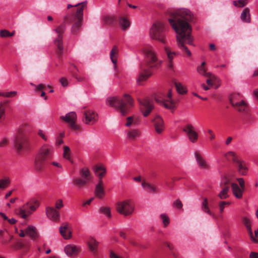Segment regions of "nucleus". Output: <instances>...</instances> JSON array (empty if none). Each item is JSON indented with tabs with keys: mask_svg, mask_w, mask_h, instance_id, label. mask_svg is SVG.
Listing matches in <instances>:
<instances>
[{
	"mask_svg": "<svg viewBox=\"0 0 258 258\" xmlns=\"http://www.w3.org/2000/svg\"><path fill=\"white\" fill-rule=\"evenodd\" d=\"M39 206V201L35 199H31L22 207L15 210V214L23 219L27 218Z\"/></svg>",
	"mask_w": 258,
	"mask_h": 258,
	"instance_id": "0eeeda50",
	"label": "nucleus"
},
{
	"mask_svg": "<svg viewBox=\"0 0 258 258\" xmlns=\"http://www.w3.org/2000/svg\"><path fill=\"white\" fill-rule=\"evenodd\" d=\"M208 133L209 135V139L210 140H213L214 139H215V135L212 130L210 129L208 130Z\"/></svg>",
	"mask_w": 258,
	"mask_h": 258,
	"instance_id": "338daca9",
	"label": "nucleus"
},
{
	"mask_svg": "<svg viewBox=\"0 0 258 258\" xmlns=\"http://www.w3.org/2000/svg\"><path fill=\"white\" fill-rule=\"evenodd\" d=\"M72 74L73 77L76 78L78 81L82 82L84 80V78L82 76H78L77 73L74 70H71Z\"/></svg>",
	"mask_w": 258,
	"mask_h": 258,
	"instance_id": "6e6d98bb",
	"label": "nucleus"
},
{
	"mask_svg": "<svg viewBox=\"0 0 258 258\" xmlns=\"http://www.w3.org/2000/svg\"><path fill=\"white\" fill-rule=\"evenodd\" d=\"M12 247L15 249H19L22 248H28V246L27 244L24 243L23 242L18 241L14 245H12Z\"/></svg>",
	"mask_w": 258,
	"mask_h": 258,
	"instance_id": "8fccbe9b",
	"label": "nucleus"
},
{
	"mask_svg": "<svg viewBox=\"0 0 258 258\" xmlns=\"http://www.w3.org/2000/svg\"><path fill=\"white\" fill-rule=\"evenodd\" d=\"M116 209L119 214L127 216L133 213L134 205L131 201L125 200L117 203Z\"/></svg>",
	"mask_w": 258,
	"mask_h": 258,
	"instance_id": "9b49d317",
	"label": "nucleus"
},
{
	"mask_svg": "<svg viewBox=\"0 0 258 258\" xmlns=\"http://www.w3.org/2000/svg\"><path fill=\"white\" fill-rule=\"evenodd\" d=\"M243 223L244 226L246 227L248 235H249L251 240L254 239L253 235L252 233V231L251 228L250 222L249 220L246 218L244 217L243 219Z\"/></svg>",
	"mask_w": 258,
	"mask_h": 258,
	"instance_id": "f704fd0d",
	"label": "nucleus"
},
{
	"mask_svg": "<svg viewBox=\"0 0 258 258\" xmlns=\"http://www.w3.org/2000/svg\"><path fill=\"white\" fill-rule=\"evenodd\" d=\"M89 249L96 255L97 253V248L99 242L94 238H91L88 243Z\"/></svg>",
	"mask_w": 258,
	"mask_h": 258,
	"instance_id": "473e14b6",
	"label": "nucleus"
},
{
	"mask_svg": "<svg viewBox=\"0 0 258 258\" xmlns=\"http://www.w3.org/2000/svg\"><path fill=\"white\" fill-rule=\"evenodd\" d=\"M126 139L128 141L137 140L141 136V132L138 128H131L126 131Z\"/></svg>",
	"mask_w": 258,
	"mask_h": 258,
	"instance_id": "4be33fe9",
	"label": "nucleus"
},
{
	"mask_svg": "<svg viewBox=\"0 0 258 258\" xmlns=\"http://www.w3.org/2000/svg\"><path fill=\"white\" fill-rule=\"evenodd\" d=\"M66 27L64 24H62L58 26L54 31L57 34V36L54 40V43L56 47V53L59 59H60L64 50L63 45V34L65 31Z\"/></svg>",
	"mask_w": 258,
	"mask_h": 258,
	"instance_id": "9d476101",
	"label": "nucleus"
},
{
	"mask_svg": "<svg viewBox=\"0 0 258 258\" xmlns=\"http://www.w3.org/2000/svg\"><path fill=\"white\" fill-rule=\"evenodd\" d=\"M64 204L63 200L61 199H56L54 203V207L55 209H57L58 211L60 210L61 208H63Z\"/></svg>",
	"mask_w": 258,
	"mask_h": 258,
	"instance_id": "3c124183",
	"label": "nucleus"
},
{
	"mask_svg": "<svg viewBox=\"0 0 258 258\" xmlns=\"http://www.w3.org/2000/svg\"><path fill=\"white\" fill-rule=\"evenodd\" d=\"M80 174L83 179H86L88 182L91 180L92 177L89 170L87 168H83L80 171Z\"/></svg>",
	"mask_w": 258,
	"mask_h": 258,
	"instance_id": "c9c22d12",
	"label": "nucleus"
},
{
	"mask_svg": "<svg viewBox=\"0 0 258 258\" xmlns=\"http://www.w3.org/2000/svg\"><path fill=\"white\" fill-rule=\"evenodd\" d=\"M151 121L153 123L154 127L157 133L160 134L164 131L165 128L164 122L160 116L158 115H155L151 120Z\"/></svg>",
	"mask_w": 258,
	"mask_h": 258,
	"instance_id": "a211bd4d",
	"label": "nucleus"
},
{
	"mask_svg": "<svg viewBox=\"0 0 258 258\" xmlns=\"http://www.w3.org/2000/svg\"><path fill=\"white\" fill-rule=\"evenodd\" d=\"M218 197L221 200H224L228 198L229 197V194L221 190L218 194Z\"/></svg>",
	"mask_w": 258,
	"mask_h": 258,
	"instance_id": "4d7b16f0",
	"label": "nucleus"
},
{
	"mask_svg": "<svg viewBox=\"0 0 258 258\" xmlns=\"http://www.w3.org/2000/svg\"><path fill=\"white\" fill-rule=\"evenodd\" d=\"M249 258H258V252H251L249 254Z\"/></svg>",
	"mask_w": 258,
	"mask_h": 258,
	"instance_id": "774afa93",
	"label": "nucleus"
},
{
	"mask_svg": "<svg viewBox=\"0 0 258 258\" xmlns=\"http://www.w3.org/2000/svg\"><path fill=\"white\" fill-rule=\"evenodd\" d=\"M38 135L44 141H47V137L45 134V133L41 130H39L38 131Z\"/></svg>",
	"mask_w": 258,
	"mask_h": 258,
	"instance_id": "13d9d810",
	"label": "nucleus"
},
{
	"mask_svg": "<svg viewBox=\"0 0 258 258\" xmlns=\"http://www.w3.org/2000/svg\"><path fill=\"white\" fill-rule=\"evenodd\" d=\"M103 20L107 25H113L116 22V18L113 16H106L103 18Z\"/></svg>",
	"mask_w": 258,
	"mask_h": 258,
	"instance_id": "37998d69",
	"label": "nucleus"
},
{
	"mask_svg": "<svg viewBox=\"0 0 258 258\" xmlns=\"http://www.w3.org/2000/svg\"><path fill=\"white\" fill-rule=\"evenodd\" d=\"M225 157L228 161H232L240 175H245L247 172V168L245 163L238 159L235 153L229 151L225 154Z\"/></svg>",
	"mask_w": 258,
	"mask_h": 258,
	"instance_id": "1a4fd4ad",
	"label": "nucleus"
},
{
	"mask_svg": "<svg viewBox=\"0 0 258 258\" xmlns=\"http://www.w3.org/2000/svg\"><path fill=\"white\" fill-rule=\"evenodd\" d=\"M201 209L204 212L207 213L213 218H215V214L213 213L209 208V203L207 198H203Z\"/></svg>",
	"mask_w": 258,
	"mask_h": 258,
	"instance_id": "2f4dec72",
	"label": "nucleus"
},
{
	"mask_svg": "<svg viewBox=\"0 0 258 258\" xmlns=\"http://www.w3.org/2000/svg\"><path fill=\"white\" fill-rule=\"evenodd\" d=\"M84 121L87 124H94L97 119V114L93 110H87L83 113Z\"/></svg>",
	"mask_w": 258,
	"mask_h": 258,
	"instance_id": "412c9836",
	"label": "nucleus"
},
{
	"mask_svg": "<svg viewBox=\"0 0 258 258\" xmlns=\"http://www.w3.org/2000/svg\"><path fill=\"white\" fill-rule=\"evenodd\" d=\"M17 94V93L16 91H11L9 92L0 93V96L5 97H11L16 96Z\"/></svg>",
	"mask_w": 258,
	"mask_h": 258,
	"instance_id": "5fc2aeb1",
	"label": "nucleus"
},
{
	"mask_svg": "<svg viewBox=\"0 0 258 258\" xmlns=\"http://www.w3.org/2000/svg\"><path fill=\"white\" fill-rule=\"evenodd\" d=\"M156 101L167 109L174 110L175 108V102L172 98L171 90H169L166 95H164L161 99H157Z\"/></svg>",
	"mask_w": 258,
	"mask_h": 258,
	"instance_id": "ddd939ff",
	"label": "nucleus"
},
{
	"mask_svg": "<svg viewBox=\"0 0 258 258\" xmlns=\"http://www.w3.org/2000/svg\"><path fill=\"white\" fill-rule=\"evenodd\" d=\"M10 184V180L8 178H4L0 179V188L5 189Z\"/></svg>",
	"mask_w": 258,
	"mask_h": 258,
	"instance_id": "a18cd8bd",
	"label": "nucleus"
},
{
	"mask_svg": "<svg viewBox=\"0 0 258 258\" xmlns=\"http://www.w3.org/2000/svg\"><path fill=\"white\" fill-rule=\"evenodd\" d=\"M173 205L178 209H181L183 206L181 202L178 199L174 202Z\"/></svg>",
	"mask_w": 258,
	"mask_h": 258,
	"instance_id": "bf43d9fd",
	"label": "nucleus"
},
{
	"mask_svg": "<svg viewBox=\"0 0 258 258\" xmlns=\"http://www.w3.org/2000/svg\"><path fill=\"white\" fill-rule=\"evenodd\" d=\"M137 119L135 118L133 116H130L127 117L126 122L125 123V125L126 126H131V125H135L137 124Z\"/></svg>",
	"mask_w": 258,
	"mask_h": 258,
	"instance_id": "de8ad7c7",
	"label": "nucleus"
},
{
	"mask_svg": "<svg viewBox=\"0 0 258 258\" xmlns=\"http://www.w3.org/2000/svg\"><path fill=\"white\" fill-rule=\"evenodd\" d=\"M206 62L204 61L202 63L200 66L197 68L198 72L201 75L206 77V76L210 75V72H207V69L205 67Z\"/></svg>",
	"mask_w": 258,
	"mask_h": 258,
	"instance_id": "58836bf2",
	"label": "nucleus"
},
{
	"mask_svg": "<svg viewBox=\"0 0 258 258\" xmlns=\"http://www.w3.org/2000/svg\"><path fill=\"white\" fill-rule=\"evenodd\" d=\"M46 215L48 218L54 222H59L60 220V213L59 211L54 207L49 206L46 208Z\"/></svg>",
	"mask_w": 258,
	"mask_h": 258,
	"instance_id": "6ab92c4d",
	"label": "nucleus"
},
{
	"mask_svg": "<svg viewBox=\"0 0 258 258\" xmlns=\"http://www.w3.org/2000/svg\"><path fill=\"white\" fill-rule=\"evenodd\" d=\"M77 115L75 112H70L66 114L65 116H61V120L68 123L69 126L74 131H79L81 127L76 124Z\"/></svg>",
	"mask_w": 258,
	"mask_h": 258,
	"instance_id": "4468645a",
	"label": "nucleus"
},
{
	"mask_svg": "<svg viewBox=\"0 0 258 258\" xmlns=\"http://www.w3.org/2000/svg\"><path fill=\"white\" fill-rule=\"evenodd\" d=\"M188 140L192 143H195L198 141L199 134L195 130V127L190 123L185 125L182 129Z\"/></svg>",
	"mask_w": 258,
	"mask_h": 258,
	"instance_id": "dca6fc26",
	"label": "nucleus"
},
{
	"mask_svg": "<svg viewBox=\"0 0 258 258\" xmlns=\"http://www.w3.org/2000/svg\"><path fill=\"white\" fill-rule=\"evenodd\" d=\"M14 147L19 155H24L30 150V143L29 138L23 133L22 128L18 131L14 140Z\"/></svg>",
	"mask_w": 258,
	"mask_h": 258,
	"instance_id": "423d86ee",
	"label": "nucleus"
},
{
	"mask_svg": "<svg viewBox=\"0 0 258 258\" xmlns=\"http://www.w3.org/2000/svg\"><path fill=\"white\" fill-rule=\"evenodd\" d=\"M75 7L73 10V13L70 16H66L64 19L66 22L72 24L71 29L72 33L74 35L77 34L81 27L83 19V11L87 8V2H83L75 5L69 4L68 9Z\"/></svg>",
	"mask_w": 258,
	"mask_h": 258,
	"instance_id": "7ed1b4c3",
	"label": "nucleus"
},
{
	"mask_svg": "<svg viewBox=\"0 0 258 258\" xmlns=\"http://www.w3.org/2000/svg\"><path fill=\"white\" fill-rule=\"evenodd\" d=\"M231 186L234 196L238 199H241L244 189L240 187L238 184L235 183H231Z\"/></svg>",
	"mask_w": 258,
	"mask_h": 258,
	"instance_id": "c85d7f7f",
	"label": "nucleus"
},
{
	"mask_svg": "<svg viewBox=\"0 0 258 258\" xmlns=\"http://www.w3.org/2000/svg\"><path fill=\"white\" fill-rule=\"evenodd\" d=\"M168 15V22L176 33V41L178 47L188 56H190L191 53L185 44L194 46L190 25V23L194 21V15L190 10L185 8L170 11Z\"/></svg>",
	"mask_w": 258,
	"mask_h": 258,
	"instance_id": "f257e3e1",
	"label": "nucleus"
},
{
	"mask_svg": "<svg viewBox=\"0 0 258 258\" xmlns=\"http://www.w3.org/2000/svg\"><path fill=\"white\" fill-rule=\"evenodd\" d=\"M230 204V202H225V201H221L219 203V207L220 210V213L222 214L224 212V209L226 206L229 205Z\"/></svg>",
	"mask_w": 258,
	"mask_h": 258,
	"instance_id": "864d4df0",
	"label": "nucleus"
},
{
	"mask_svg": "<svg viewBox=\"0 0 258 258\" xmlns=\"http://www.w3.org/2000/svg\"><path fill=\"white\" fill-rule=\"evenodd\" d=\"M26 235L29 236L33 240H36L39 236L36 228L32 225H28L25 228H20L19 236L24 237Z\"/></svg>",
	"mask_w": 258,
	"mask_h": 258,
	"instance_id": "2eb2a0df",
	"label": "nucleus"
},
{
	"mask_svg": "<svg viewBox=\"0 0 258 258\" xmlns=\"http://www.w3.org/2000/svg\"><path fill=\"white\" fill-rule=\"evenodd\" d=\"M238 94H234L230 98V104L238 112L244 113H247L249 110L248 104L243 100L238 101L237 98Z\"/></svg>",
	"mask_w": 258,
	"mask_h": 258,
	"instance_id": "f8f14e48",
	"label": "nucleus"
},
{
	"mask_svg": "<svg viewBox=\"0 0 258 258\" xmlns=\"http://www.w3.org/2000/svg\"><path fill=\"white\" fill-rule=\"evenodd\" d=\"M195 155L196 161L201 168L205 169H209V165L207 164L206 161L203 158L201 154L199 151L195 152Z\"/></svg>",
	"mask_w": 258,
	"mask_h": 258,
	"instance_id": "c756f323",
	"label": "nucleus"
},
{
	"mask_svg": "<svg viewBox=\"0 0 258 258\" xmlns=\"http://www.w3.org/2000/svg\"><path fill=\"white\" fill-rule=\"evenodd\" d=\"M109 256H110V258H124L123 256L115 253L112 250L110 251Z\"/></svg>",
	"mask_w": 258,
	"mask_h": 258,
	"instance_id": "680f3d73",
	"label": "nucleus"
},
{
	"mask_svg": "<svg viewBox=\"0 0 258 258\" xmlns=\"http://www.w3.org/2000/svg\"><path fill=\"white\" fill-rule=\"evenodd\" d=\"M118 48L115 45L113 47L112 49H111L110 55V58L111 59V61L113 62V63L114 64V69H115V71L116 72V73L115 74V76L116 77H118L117 70V68H117V65H116L117 57L118 56Z\"/></svg>",
	"mask_w": 258,
	"mask_h": 258,
	"instance_id": "b1692460",
	"label": "nucleus"
},
{
	"mask_svg": "<svg viewBox=\"0 0 258 258\" xmlns=\"http://www.w3.org/2000/svg\"><path fill=\"white\" fill-rule=\"evenodd\" d=\"M175 86L177 91L181 94H185L187 92L185 88L180 83H175Z\"/></svg>",
	"mask_w": 258,
	"mask_h": 258,
	"instance_id": "c03bdc74",
	"label": "nucleus"
},
{
	"mask_svg": "<svg viewBox=\"0 0 258 258\" xmlns=\"http://www.w3.org/2000/svg\"><path fill=\"white\" fill-rule=\"evenodd\" d=\"M59 232L64 239H68L72 237V230L67 223H64L59 227Z\"/></svg>",
	"mask_w": 258,
	"mask_h": 258,
	"instance_id": "5701e85b",
	"label": "nucleus"
},
{
	"mask_svg": "<svg viewBox=\"0 0 258 258\" xmlns=\"http://www.w3.org/2000/svg\"><path fill=\"white\" fill-rule=\"evenodd\" d=\"M66 253L70 256L76 255L80 251V248L74 245L69 244L64 248Z\"/></svg>",
	"mask_w": 258,
	"mask_h": 258,
	"instance_id": "393cba45",
	"label": "nucleus"
},
{
	"mask_svg": "<svg viewBox=\"0 0 258 258\" xmlns=\"http://www.w3.org/2000/svg\"><path fill=\"white\" fill-rule=\"evenodd\" d=\"M95 195L96 197L99 199H102L105 195V191L103 188V182L102 180H99L95 189Z\"/></svg>",
	"mask_w": 258,
	"mask_h": 258,
	"instance_id": "a878e982",
	"label": "nucleus"
},
{
	"mask_svg": "<svg viewBox=\"0 0 258 258\" xmlns=\"http://www.w3.org/2000/svg\"><path fill=\"white\" fill-rule=\"evenodd\" d=\"M108 104L119 111L121 114L125 115L133 105V99L128 94H124L123 98L110 97L107 99Z\"/></svg>",
	"mask_w": 258,
	"mask_h": 258,
	"instance_id": "39448f33",
	"label": "nucleus"
},
{
	"mask_svg": "<svg viewBox=\"0 0 258 258\" xmlns=\"http://www.w3.org/2000/svg\"><path fill=\"white\" fill-rule=\"evenodd\" d=\"M233 5L237 7L242 8L247 5L248 0H238L233 2Z\"/></svg>",
	"mask_w": 258,
	"mask_h": 258,
	"instance_id": "09e8293b",
	"label": "nucleus"
},
{
	"mask_svg": "<svg viewBox=\"0 0 258 258\" xmlns=\"http://www.w3.org/2000/svg\"><path fill=\"white\" fill-rule=\"evenodd\" d=\"M237 180L239 184L240 187L244 189H245V182H244L243 178H237Z\"/></svg>",
	"mask_w": 258,
	"mask_h": 258,
	"instance_id": "052dcab7",
	"label": "nucleus"
},
{
	"mask_svg": "<svg viewBox=\"0 0 258 258\" xmlns=\"http://www.w3.org/2000/svg\"><path fill=\"white\" fill-rule=\"evenodd\" d=\"M119 24L123 30H126L130 26V22L125 17H119Z\"/></svg>",
	"mask_w": 258,
	"mask_h": 258,
	"instance_id": "e433bc0d",
	"label": "nucleus"
},
{
	"mask_svg": "<svg viewBox=\"0 0 258 258\" xmlns=\"http://www.w3.org/2000/svg\"><path fill=\"white\" fill-rule=\"evenodd\" d=\"M241 20L245 23H249L250 22V10L249 8H245L241 14Z\"/></svg>",
	"mask_w": 258,
	"mask_h": 258,
	"instance_id": "72a5a7b5",
	"label": "nucleus"
},
{
	"mask_svg": "<svg viewBox=\"0 0 258 258\" xmlns=\"http://www.w3.org/2000/svg\"><path fill=\"white\" fill-rule=\"evenodd\" d=\"M164 30V24L159 21L156 22L152 25L150 29V35L153 39L157 40L163 44H166L167 41Z\"/></svg>",
	"mask_w": 258,
	"mask_h": 258,
	"instance_id": "6e6552de",
	"label": "nucleus"
},
{
	"mask_svg": "<svg viewBox=\"0 0 258 258\" xmlns=\"http://www.w3.org/2000/svg\"><path fill=\"white\" fill-rule=\"evenodd\" d=\"M74 184L77 186L78 187L81 188L85 186L87 183L86 179H84L81 178H75L73 179Z\"/></svg>",
	"mask_w": 258,
	"mask_h": 258,
	"instance_id": "ea45409f",
	"label": "nucleus"
},
{
	"mask_svg": "<svg viewBox=\"0 0 258 258\" xmlns=\"http://www.w3.org/2000/svg\"><path fill=\"white\" fill-rule=\"evenodd\" d=\"M231 183V179L227 176H224L220 183V187L222 191L228 194Z\"/></svg>",
	"mask_w": 258,
	"mask_h": 258,
	"instance_id": "bb28decb",
	"label": "nucleus"
},
{
	"mask_svg": "<svg viewBox=\"0 0 258 258\" xmlns=\"http://www.w3.org/2000/svg\"><path fill=\"white\" fill-rule=\"evenodd\" d=\"M164 51L167 55V67L170 69L173 68V58L177 55V53L175 51H172L171 48L168 46H165L164 47Z\"/></svg>",
	"mask_w": 258,
	"mask_h": 258,
	"instance_id": "aec40b11",
	"label": "nucleus"
},
{
	"mask_svg": "<svg viewBox=\"0 0 258 258\" xmlns=\"http://www.w3.org/2000/svg\"><path fill=\"white\" fill-rule=\"evenodd\" d=\"M9 31L7 30H2L0 31V36L2 37H9Z\"/></svg>",
	"mask_w": 258,
	"mask_h": 258,
	"instance_id": "e2e57ef3",
	"label": "nucleus"
},
{
	"mask_svg": "<svg viewBox=\"0 0 258 258\" xmlns=\"http://www.w3.org/2000/svg\"><path fill=\"white\" fill-rule=\"evenodd\" d=\"M71 151L70 148L68 146L63 147V157L68 160L71 161Z\"/></svg>",
	"mask_w": 258,
	"mask_h": 258,
	"instance_id": "49530a36",
	"label": "nucleus"
},
{
	"mask_svg": "<svg viewBox=\"0 0 258 258\" xmlns=\"http://www.w3.org/2000/svg\"><path fill=\"white\" fill-rule=\"evenodd\" d=\"M53 155V147L47 144L43 145L35 157L34 164L35 169L37 171H43L46 163L52 159Z\"/></svg>",
	"mask_w": 258,
	"mask_h": 258,
	"instance_id": "20e7f679",
	"label": "nucleus"
},
{
	"mask_svg": "<svg viewBox=\"0 0 258 258\" xmlns=\"http://www.w3.org/2000/svg\"><path fill=\"white\" fill-rule=\"evenodd\" d=\"M8 103V101H5L0 103V123H1L5 118L6 105Z\"/></svg>",
	"mask_w": 258,
	"mask_h": 258,
	"instance_id": "4c0bfd02",
	"label": "nucleus"
},
{
	"mask_svg": "<svg viewBox=\"0 0 258 258\" xmlns=\"http://www.w3.org/2000/svg\"><path fill=\"white\" fill-rule=\"evenodd\" d=\"M209 75L206 76V77L208 78L206 82L208 85L212 86L214 82L219 81V79L212 73H210Z\"/></svg>",
	"mask_w": 258,
	"mask_h": 258,
	"instance_id": "a19ab883",
	"label": "nucleus"
},
{
	"mask_svg": "<svg viewBox=\"0 0 258 258\" xmlns=\"http://www.w3.org/2000/svg\"><path fill=\"white\" fill-rule=\"evenodd\" d=\"M140 105V110L143 115L148 116L154 108L153 102L148 98L142 100L139 99Z\"/></svg>",
	"mask_w": 258,
	"mask_h": 258,
	"instance_id": "f3484780",
	"label": "nucleus"
},
{
	"mask_svg": "<svg viewBox=\"0 0 258 258\" xmlns=\"http://www.w3.org/2000/svg\"><path fill=\"white\" fill-rule=\"evenodd\" d=\"M145 56L146 63L140 66V73L137 79V83L142 85V82L147 80L151 75L152 69H158L162 63L159 60L155 48L149 44L144 45L141 49Z\"/></svg>",
	"mask_w": 258,
	"mask_h": 258,
	"instance_id": "f03ea898",
	"label": "nucleus"
},
{
	"mask_svg": "<svg viewBox=\"0 0 258 258\" xmlns=\"http://www.w3.org/2000/svg\"><path fill=\"white\" fill-rule=\"evenodd\" d=\"M96 175L98 177L99 180H102V178L105 175L106 171L104 166L95 165L93 167Z\"/></svg>",
	"mask_w": 258,
	"mask_h": 258,
	"instance_id": "7c9ffc66",
	"label": "nucleus"
},
{
	"mask_svg": "<svg viewBox=\"0 0 258 258\" xmlns=\"http://www.w3.org/2000/svg\"><path fill=\"white\" fill-rule=\"evenodd\" d=\"M8 140L7 139H3L2 141H0V147H5L8 144Z\"/></svg>",
	"mask_w": 258,
	"mask_h": 258,
	"instance_id": "69168bd1",
	"label": "nucleus"
},
{
	"mask_svg": "<svg viewBox=\"0 0 258 258\" xmlns=\"http://www.w3.org/2000/svg\"><path fill=\"white\" fill-rule=\"evenodd\" d=\"M99 212L105 215L108 218L111 217L110 208L107 206H103L100 208Z\"/></svg>",
	"mask_w": 258,
	"mask_h": 258,
	"instance_id": "79ce46f5",
	"label": "nucleus"
},
{
	"mask_svg": "<svg viewBox=\"0 0 258 258\" xmlns=\"http://www.w3.org/2000/svg\"><path fill=\"white\" fill-rule=\"evenodd\" d=\"M59 82L61 83V85L63 87H66L68 86V80H67V79L66 78L63 77V78H60L59 80Z\"/></svg>",
	"mask_w": 258,
	"mask_h": 258,
	"instance_id": "0e129e2a",
	"label": "nucleus"
},
{
	"mask_svg": "<svg viewBox=\"0 0 258 258\" xmlns=\"http://www.w3.org/2000/svg\"><path fill=\"white\" fill-rule=\"evenodd\" d=\"M160 217L162 220L164 227H167L170 223V220L168 216L165 214H162L160 215Z\"/></svg>",
	"mask_w": 258,
	"mask_h": 258,
	"instance_id": "603ef678",
	"label": "nucleus"
},
{
	"mask_svg": "<svg viewBox=\"0 0 258 258\" xmlns=\"http://www.w3.org/2000/svg\"><path fill=\"white\" fill-rule=\"evenodd\" d=\"M142 186L148 192L156 194L158 192L157 187L144 180L142 182Z\"/></svg>",
	"mask_w": 258,
	"mask_h": 258,
	"instance_id": "cd10ccee",
	"label": "nucleus"
}]
</instances>
